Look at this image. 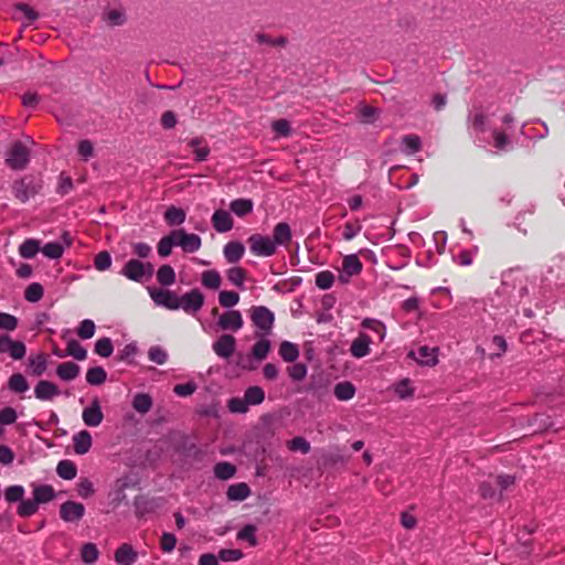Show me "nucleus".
I'll list each match as a JSON object with an SVG mask.
<instances>
[{
  "label": "nucleus",
  "instance_id": "39",
  "mask_svg": "<svg viewBox=\"0 0 565 565\" xmlns=\"http://www.w3.org/2000/svg\"><path fill=\"white\" fill-rule=\"evenodd\" d=\"M244 397L248 405H259L265 399V393L259 386H250L245 391Z\"/></svg>",
  "mask_w": 565,
  "mask_h": 565
},
{
  "label": "nucleus",
  "instance_id": "37",
  "mask_svg": "<svg viewBox=\"0 0 565 565\" xmlns=\"http://www.w3.org/2000/svg\"><path fill=\"white\" fill-rule=\"evenodd\" d=\"M66 355L73 356L78 361H84L87 358V351L77 340H70L66 347Z\"/></svg>",
  "mask_w": 565,
  "mask_h": 565
},
{
  "label": "nucleus",
  "instance_id": "48",
  "mask_svg": "<svg viewBox=\"0 0 565 565\" xmlns=\"http://www.w3.org/2000/svg\"><path fill=\"white\" fill-rule=\"evenodd\" d=\"M316 286L321 290L330 289L334 282V275L329 270L320 271L316 275Z\"/></svg>",
  "mask_w": 565,
  "mask_h": 565
},
{
  "label": "nucleus",
  "instance_id": "62",
  "mask_svg": "<svg viewBox=\"0 0 565 565\" xmlns=\"http://www.w3.org/2000/svg\"><path fill=\"white\" fill-rule=\"evenodd\" d=\"M111 257L107 250H103L95 256V267L103 271L110 267Z\"/></svg>",
  "mask_w": 565,
  "mask_h": 565
},
{
  "label": "nucleus",
  "instance_id": "20",
  "mask_svg": "<svg viewBox=\"0 0 565 565\" xmlns=\"http://www.w3.org/2000/svg\"><path fill=\"white\" fill-rule=\"evenodd\" d=\"M137 559V553L132 546L124 543L115 552V561L119 565H132Z\"/></svg>",
  "mask_w": 565,
  "mask_h": 565
},
{
  "label": "nucleus",
  "instance_id": "38",
  "mask_svg": "<svg viewBox=\"0 0 565 565\" xmlns=\"http://www.w3.org/2000/svg\"><path fill=\"white\" fill-rule=\"evenodd\" d=\"M164 220L169 225H180L185 221V212L182 209L170 206L164 213Z\"/></svg>",
  "mask_w": 565,
  "mask_h": 565
},
{
  "label": "nucleus",
  "instance_id": "64",
  "mask_svg": "<svg viewBox=\"0 0 565 565\" xmlns=\"http://www.w3.org/2000/svg\"><path fill=\"white\" fill-rule=\"evenodd\" d=\"M77 151L82 159L87 161L94 156V146L89 140H82L78 143Z\"/></svg>",
  "mask_w": 565,
  "mask_h": 565
},
{
  "label": "nucleus",
  "instance_id": "44",
  "mask_svg": "<svg viewBox=\"0 0 565 565\" xmlns=\"http://www.w3.org/2000/svg\"><path fill=\"white\" fill-rule=\"evenodd\" d=\"M114 351L113 342L109 338L105 337L98 339L95 343L94 352L102 358H108Z\"/></svg>",
  "mask_w": 565,
  "mask_h": 565
},
{
  "label": "nucleus",
  "instance_id": "28",
  "mask_svg": "<svg viewBox=\"0 0 565 565\" xmlns=\"http://www.w3.org/2000/svg\"><path fill=\"white\" fill-rule=\"evenodd\" d=\"M56 472L64 480H73L77 475V467L71 460H61L57 463Z\"/></svg>",
  "mask_w": 565,
  "mask_h": 565
},
{
  "label": "nucleus",
  "instance_id": "57",
  "mask_svg": "<svg viewBox=\"0 0 565 565\" xmlns=\"http://www.w3.org/2000/svg\"><path fill=\"white\" fill-rule=\"evenodd\" d=\"M15 11L20 14L19 18H22L26 21V24H30L38 19V13L28 4H18Z\"/></svg>",
  "mask_w": 565,
  "mask_h": 565
},
{
  "label": "nucleus",
  "instance_id": "6",
  "mask_svg": "<svg viewBox=\"0 0 565 565\" xmlns=\"http://www.w3.org/2000/svg\"><path fill=\"white\" fill-rule=\"evenodd\" d=\"M179 309H182L188 315L196 313L204 305L203 294L194 288L181 297H178Z\"/></svg>",
  "mask_w": 565,
  "mask_h": 565
},
{
  "label": "nucleus",
  "instance_id": "54",
  "mask_svg": "<svg viewBox=\"0 0 565 565\" xmlns=\"http://www.w3.org/2000/svg\"><path fill=\"white\" fill-rule=\"evenodd\" d=\"M248 406L245 397H233L227 402V407L232 413L244 414L248 411Z\"/></svg>",
  "mask_w": 565,
  "mask_h": 565
},
{
  "label": "nucleus",
  "instance_id": "50",
  "mask_svg": "<svg viewBox=\"0 0 565 565\" xmlns=\"http://www.w3.org/2000/svg\"><path fill=\"white\" fill-rule=\"evenodd\" d=\"M148 358L150 361L162 365L168 361V353L161 347L152 345L148 351Z\"/></svg>",
  "mask_w": 565,
  "mask_h": 565
},
{
  "label": "nucleus",
  "instance_id": "35",
  "mask_svg": "<svg viewBox=\"0 0 565 565\" xmlns=\"http://www.w3.org/2000/svg\"><path fill=\"white\" fill-rule=\"evenodd\" d=\"M157 279L162 286H171L175 281L174 269L170 265H162L157 271Z\"/></svg>",
  "mask_w": 565,
  "mask_h": 565
},
{
  "label": "nucleus",
  "instance_id": "26",
  "mask_svg": "<svg viewBox=\"0 0 565 565\" xmlns=\"http://www.w3.org/2000/svg\"><path fill=\"white\" fill-rule=\"evenodd\" d=\"M422 148V139L417 135H406L402 138L401 149L406 154H414Z\"/></svg>",
  "mask_w": 565,
  "mask_h": 565
},
{
  "label": "nucleus",
  "instance_id": "52",
  "mask_svg": "<svg viewBox=\"0 0 565 565\" xmlns=\"http://www.w3.org/2000/svg\"><path fill=\"white\" fill-rule=\"evenodd\" d=\"M271 128L276 135V138L288 137L291 134V127L288 120L277 119L271 124Z\"/></svg>",
  "mask_w": 565,
  "mask_h": 565
},
{
  "label": "nucleus",
  "instance_id": "31",
  "mask_svg": "<svg viewBox=\"0 0 565 565\" xmlns=\"http://www.w3.org/2000/svg\"><path fill=\"white\" fill-rule=\"evenodd\" d=\"M231 212L237 216H245L253 210V202L248 199H236L230 204Z\"/></svg>",
  "mask_w": 565,
  "mask_h": 565
},
{
  "label": "nucleus",
  "instance_id": "7",
  "mask_svg": "<svg viewBox=\"0 0 565 565\" xmlns=\"http://www.w3.org/2000/svg\"><path fill=\"white\" fill-rule=\"evenodd\" d=\"M502 122L507 128L504 130L494 129L492 132L494 148L500 151L505 150L510 145V136L512 134L514 118L512 115L507 114L503 116Z\"/></svg>",
  "mask_w": 565,
  "mask_h": 565
},
{
  "label": "nucleus",
  "instance_id": "3",
  "mask_svg": "<svg viewBox=\"0 0 565 565\" xmlns=\"http://www.w3.org/2000/svg\"><path fill=\"white\" fill-rule=\"evenodd\" d=\"M29 158L28 147L21 141H15L7 151L6 162L13 170H22L28 164Z\"/></svg>",
  "mask_w": 565,
  "mask_h": 565
},
{
  "label": "nucleus",
  "instance_id": "30",
  "mask_svg": "<svg viewBox=\"0 0 565 565\" xmlns=\"http://www.w3.org/2000/svg\"><path fill=\"white\" fill-rule=\"evenodd\" d=\"M279 355L286 362H294L299 356V349L297 344L289 341H284L279 347Z\"/></svg>",
  "mask_w": 565,
  "mask_h": 565
},
{
  "label": "nucleus",
  "instance_id": "47",
  "mask_svg": "<svg viewBox=\"0 0 565 565\" xmlns=\"http://www.w3.org/2000/svg\"><path fill=\"white\" fill-rule=\"evenodd\" d=\"M239 301V295L236 291L223 290L218 294V302L224 308H232Z\"/></svg>",
  "mask_w": 565,
  "mask_h": 565
},
{
  "label": "nucleus",
  "instance_id": "40",
  "mask_svg": "<svg viewBox=\"0 0 565 565\" xmlns=\"http://www.w3.org/2000/svg\"><path fill=\"white\" fill-rule=\"evenodd\" d=\"M235 466L227 461L218 462L214 467V473L221 480H227L232 478L235 475Z\"/></svg>",
  "mask_w": 565,
  "mask_h": 565
},
{
  "label": "nucleus",
  "instance_id": "4",
  "mask_svg": "<svg viewBox=\"0 0 565 565\" xmlns=\"http://www.w3.org/2000/svg\"><path fill=\"white\" fill-rule=\"evenodd\" d=\"M250 319L253 323L262 331V335L271 333L275 322V315L265 306H255L250 309Z\"/></svg>",
  "mask_w": 565,
  "mask_h": 565
},
{
  "label": "nucleus",
  "instance_id": "16",
  "mask_svg": "<svg viewBox=\"0 0 565 565\" xmlns=\"http://www.w3.org/2000/svg\"><path fill=\"white\" fill-rule=\"evenodd\" d=\"M214 230L218 233H226L233 228V217L226 210H216L211 218Z\"/></svg>",
  "mask_w": 565,
  "mask_h": 565
},
{
  "label": "nucleus",
  "instance_id": "46",
  "mask_svg": "<svg viewBox=\"0 0 565 565\" xmlns=\"http://www.w3.org/2000/svg\"><path fill=\"white\" fill-rule=\"evenodd\" d=\"M24 493H25V490L22 486H20V484L9 486L4 490V499L9 503H14L18 501L21 502L23 500Z\"/></svg>",
  "mask_w": 565,
  "mask_h": 565
},
{
  "label": "nucleus",
  "instance_id": "63",
  "mask_svg": "<svg viewBox=\"0 0 565 565\" xmlns=\"http://www.w3.org/2000/svg\"><path fill=\"white\" fill-rule=\"evenodd\" d=\"M227 278L235 286H242L245 280V270L241 267H233L227 270Z\"/></svg>",
  "mask_w": 565,
  "mask_h": 565
},
{
  "label": "nucleus",
  "instance_id": "29",
  "mask_svg": "<svg viewBox=\"0 0 565 565\" xmlns=\"http://www.w3.org/2000/svg\"><path fill=\"white\" fill-rule=\"evenodd\" d=\"M132 407L140 414H147L152 407V398L149 394L138 393L134 396Z\"/></svg>",
  "mask_w": 565,
  "mask_h": 565
},
{
  "label": "nucleus",
  "instance_id": "14",
  "mask_svg": "<svg viewBox=\"0 0 565 565\" xmlns=\"http://www.w3.org/2000/svg\"><path fill=\"white\" fill-rule=\"evenodd\" d=\"M3 344H8V352L14 360H21L24 358L26 348L21 341H13L8 334L0 335V352H6L7 348Z\"/></svg>",
  "mask_w": 565,
  "mask_h": 565
},
{
  "label": "nucleus",
  "instance_id": "17",
  "mask_svg": "<svg viewBox=\"0 0 565 565\" xmlns=\"http://www.w3.org/2000/svg\"><path fill=\"white\" fill-rule=\"evenodd\" d=\"M372 338L366 333H360L351 343L350 353L356 359L366 356L371 349Z\"/></svg>",
  "mask_w": 565,
  "mask_h": 565
},
{
  "label": "nucleus",
  "instance_id": "41",
  "mask_svg": "<svg viewBox=\"0 0 565 565\" xmlns=\"http://www.w3.org/2000/svg\"><path fill=\"white\" fill-rule=\"evenodd\" d=\"M202 285L210 289H218L221 286V276L216 270H205L202 273Z\"/></svg>",
  "mask_w": 565,
  "mask_h": 565
},
{
  "label": "nucleus",
  "instance_id": "24",
  "mask_svg": "<svg viewBox=\"0 0 565 565\" xmlns=\"http://www.w3.org/2000/svg\"><path fill=\"white\" fill-rule=\"evenodd\" d=\"M49 359L44 353H39L29 358V367L31 374L34 376H41L47 367Z\"/></svg>",
  "mask_w": 565,
  "mask_h": 565
},
{
  "label": "nucleus",
  "instance_id": "42",
  "mask_svg": "<svg viewBox=\"0 0 565 565\" xmlns=\"http://www.w3.org/2000/svg\"><path fill=\"white\" fill-rule=\"evenodd\" d=\"M269 351H270L269 340L260 339L253 345L252 354L256 360L263 361L267 358Z\"/></svg>",
  "mask_w": 565,
  "mask_h": 565
},
{
  "label": "nucleus",
  "instance_id": "58",
  "mask_svg": "<svg viewBox=\"0 0 565 565\" xmlns=\"http://www.w3.org/2000/svg\"><path fill=\"white\" fill-rule=\"evenodd\" d=\"M287 372L292 381H301L307 375V366L303 363H296L288 366Z\"/></svg>",
  "mask_w": 565,
  "mask_h": 565
},
{
  "label": "nucleus",
  "instance_id": "32",
  "mask_svg": "<svg viewBox=\"0 0 565 565\" xmlns=\"http://www.w3.org/2000/svg\"><path fill=\"white\" fill-rule=\"evenodd\" d=\"M107 373L102 366H94L87 370L86 381L90 385H102L106 382Z\"/></svg>",
  "mask_w": 565,
  "mask_h": 565
},
{
  "label": "nucleus",
  "instance_id": "36",
  "mask_svg": "<svg viewBox=\"0 0 565 565\" xmlns=\"http://www.w3.org/2000/svg\"><path fill=\"white\" fill-rule=\"evenodd\" d=\"M9 388L15 393H24L29 390V383L21 373H14L8 382Z\"/></svg>",
  "mask_w": 565,
  "mask_h": 565
},
{
  "label": "nucleus",
  "instance_id": "19",
  "mask_svg": "<svg viewBox=\"0 0 565 565\" xmlns=\"http://www.w3.org/2000/svg\"><path fill=\"white\" fill-rule=\"evenodd\" d=\"M188 146L193 150L194 159L198 162L205 161L210 156V147L202 137L190 139Z\"/></svg>",
  "mask_w": 565,
  "mask_h": 565
},
{
  "label": "nucleus",
  "instance_id": "21",
  "mask_svg": "<svg viewBox=\"0 0 565 565\" xmlns=\"http://www.w3.org/2000/svg\"><path fill=\"white\" fill-rule=\"evenodd\" d=\"M74 451L77 455H85L92 447V436L87 430H81L73 436Z\"/></svg>",
  "mask_w": 565,
  "mask_h": 565
},
{
  "label": "nucleus",
  "instance_id": "55",
  "mask_svg": "<svg viewBox=\"0 0 565 565\" xmlns=\"http://www.w3.org/2000/svg\"><path fill=\"white\" fill-rule=\"evenodd\" d=\"M288 448L291 451L308 454L310 451V444L303 437L298 436L288 441Z\"/></svg>",
  "mask_w": 565,
  "mask_h": 565
},
{
  "label": "nucleus",
  "instance_id": "59",
  "mask_svg": "<svg viewBox=\"0 0 565 565\" xmlns=\"http://www.w3.org/2000/svg\"><path fill=\"white\" fill-rule=\"evenodd\" d=\"M177 544V537L172 533L164 532L160 537V548L164 553H171Z\"/></svg>",
  "mask_w": 565,
  "mask_h": 565
},
{
  "label": "nucleus",
  "instance_id": "27",
  "mask_svg": "<svg viewBox=\"0 0 565 565\" xmlns=\"http://www.w3.org/2000/svg\"><path fill=\"white\" fill-rule=\"evenodd\" d=\"M354 395H355V386L351 382L343 381V382L335 384L334 396L339 401H350L354 397Z\"/></svg>",
  "mask_w": 565,
  "mask_h": 565
},
{
  "label": "nucleus",
  "instance_id": "56",
  "mask_svg": "<svg viewBox=\"0 0 565 565\" xmlns=\"http://www.w3.org/2000/svg\"><path fill=\"white\" fill-rule=\"evenodd\" d=\"M18 318L7 312H0V329L13 331L18 328Z\"/></svg>",
  "mask_w": 565,
  "mask_h": 565
},
{
  "label": "nucleus",
  "instance_id": "1",
  "mask_svg": "<svg viewBox=\"0 0 565 565\" xmlns=\"http://www.w3.org/2000/svg\"><path fill=\"white\" fill-rule=\"evenodd\" d=\"M291 239L290 226L285 223H278L273 232V238L254 234L249 237V247H274V245H288Z\"/></svg>",
  "mask_w": 565,
  "mask_h": 565
},
{
  "label": "nucleus",
  "instance_id": "12",
  "mask_svg": "<svg viewBox=\"0 0 565 565\" xmlns=\"http://www.w3.org/2000/svg\"><path fill=\"white\" fill-rule=\"evenodd\" d=\"M244 320L238 310H228L218 318L217 326L222 330L238 331L243 328Z\"/></svg>",
  "mask_w": 565,
  "mask_h": 565
},
{
  "label": "nucleus",
  "instance_id": "22",
  "mask_svg": "<svg viewBox=\"0 0 565 565\" xmlns=\"http://www.w3.org/2000/svg\"><path fill=\"white\" fill-rule=\"evenodd\" d=\"M227 498L231 501H243L250 494V489L247 483L238 482L231 484L227 489Z\"/></svg>",
  "mask_w": 565,
  "mask_h": 565
},
{
  "label": "nucleus",
  "instance_id": "45",
  "mask_svg": "<svg viewBox=\"0 0 565 565\" xmlns=\"http://www.w3.org/2000/svg\"><path fill=\"white\" fill-rule=\"evenodd\" d=\"M256 531L257 527L253 524L245 525L242 530L237 532V540L246 541L249 543L250 546L257 545V539H256Z\"/></svg>",
  "mask_w": 565,
  "mask_h": 565
},
{
  "label": "nucleus",
  "instance_id": "23",
  "mask_svg": "<svg viewBox=\"0 0 565 565\" xmlns=\"http://www.w3.org/2000/svg\"><path fill=\"white\" fill-rule=\"evenodd\" d=\"M79 366L74 362H64L57 365L56 374L64 381H72L79 374Z\"/></svg>",
  "mask_w": 565,
  "mask_h": 565
},
{
  "label": "nucleus",
  "instance_id": "49",
  "mask_svg": "<svg viewBox=\"0 0 565 565\" xmlns=\"http://www.w3.org/2000/svg\"><path fill=\"white\" fill-rule=\"evenodd\" d=\"M96 330V326L93 320L85 319L83 320L78 328L77 334L81 339L87 340L94 337Z\"/></svg>",
  "mask_w": 565,
  "mask_h": 565
},
{
  "label": "nucleus",
  "instance_id": "34",
  "mask_svg": "<svg viewBox=\"0 0 565 565\" xmlns=\"http://www.w3.org/2000/svg\"><path fill=\"white\" fill-rule=\"evenodd\" d=\"M99 556V551L94 543H85L81 550V557L85 564L92 565L96 563Z\"/></svg>",
  "mask_w": 565,
  "mask_h": 565
},
{
  "label": "nucleus",
  "instance_id": "60",
  "mask_svg": "<svg viewBox=\"0 0 565 565\" xmlns=\"http://www.w3.org/2000/svg\"><path fill=\"white\" fill-rule=\"evenodd\" d=\"M480 495L486 500H493L500 498L497 493V486L489 481H484L479 487Z\"/></svg>",
  "mask_w": 565,
  "mask_h": 565
},
{
  "label": "nucleus",
  "instance_id": "53",
  "mask_svg": "<svg viewBox=\"0 0 565 565\" xmlns=\"http://www.w3.org/2000/svg\"><path fill=\"white\" fill-rule=\"evenodd\" d=\"M468 120L476 131L483 132L486 130L487 117L482 111L477 110L470 114Z\"/></svg>",
  "mask_w": 565,
  "mask_h": 565
},
{
  "label": "nucleus",
  "instance_id": "9",
  "mask_svg": "<svg viewBox=\"0 0 565 565\" xmlns=\"http://www.w3.org/2000/svg\"><path fill=\"white\" fill-rule=\"evenodd\" d=\"M151 299L158 305L169 310H178V296L168 289H151L149 291Z\"/></svg>",
  "mask_w": 565,
  "mask_h": 565
},
{
  "label": "nucleus",
  "instance_id": "10",
  "mask_svg": "<svg viewBox=\"0 0 565 565\" xmlns=\"http://www.w3.org/2000/svg\"><path fill=\"white\" fill-rule=\"evenodd\" d=\"M214 353L222 359H230L236 349V339L231 334H222L212 345Z\"/></svg>",
  "mask_w": 565,
  "mask_h": 565
},
{
  "label": "nucleus",
  "instance_id": "5",
  "mask_svg": "<svg viewBox=\"0 0 565 565\" xmlns=\"http://www.w3.org/2000/svg\"><path fill=\"white\" fill-rule=\"evenodd\" d=\"M152 273L151 264H145L138 259L128 260L121 270L124 276L134 281H141L145 277H150Z\"/></svg>",
  "mask_w": 565,
  "mask_h": 565
},
{
  "label": "nucleus",
  "instance_id": "11",
  "mask_svg": "<svg viewBox=\"0 0 565 565\" xmlns=\"http://www.w3.org/2000/svg\"><path fill=\"white\" fill-rule=\"evenodd\" d=\"M84 505L75 501H66L60 508V516L65 522H77L84 516Z\"/></svg>",
  "mask_w": 565,
  "mask_h": 565
},
{
  "label": "nucleus",
  "instance_id": "51",
  "mask_svg": "<svg viewBox=\"0 0 565 565\" xmlns=\"http://www.w3.org/2000/svg\"><path fill=\"white\" fill-rule=\"evenodd\" d=\"M38 507L34 500H22L17 512L22 518H29L38 512Z\"/></svg>",
  "mask_w": 565,
  "mask_h": 565
},
{
  "label": "nucleus",
  "instance_id": "13",
  "mask_svg": "<svg viewBox=\"0 0 565 565\" xmlns=\"http://www.w3.org/2000/svg\"><path fill=\"white\" fill-rule=\"evenodd\" d=\"M83 422L86 426L97 427L104 419L100 403L97 398H94L90 406L84 408L82 413Z\"/></svg>",
  "mask_w": 565,
  "mask_h": 565
},
{
  "label": "nucleus",
  "instance_id": "43",
  "mask_svg": "<svg viewBox=\"0 0 565 565\" xmlns=\"http://www.w3.org/2000/svg\"><path fill=\"white\" fill-rule=\"evenodd\" d=\"M44 294V289L41 284L32 282L30 284L24 291V298L29 302H38L42 299Z\"/></svg>",
  "mask_w": 565,
  "mask_h": 565
},
{
  "label": "nucleus",
  "instance_id": "8",
  "mask_svg": "<svg viewBox=\"0 0 565 565\" xmlns=\"http://www.w3.org/2000/svg\"><path fill=\"white\" fill-rule=\"evenodd\" d=\"M362 270V263L356 255H347L342 260V270L339 275V280L342 284H348L352 276L360 274Z\"/></svg>",
  "mask_w": 565,
  "mask_h": 565
},
{
  "label": "nucleus",
  "instance_id": "15",
  "mask_svg": "<svg viewBox=\"0 0 565 565\" xmlns=\"http://www.w3.org/2000/svg\"><path fill=\"white\" fill-rule=\"evenodd\" d=\"M60 395V390L53 382L41 380L34 387V396L40 401H52Z\"/></svg>",
  "mask_w": 565,
  "mask_h": 565
},
{
  "label": "nucleus",
  "instance_id": "25",
  "mask_svg": "<svg viewBox=\"0 0 565 565\" xmlns=\"http://www.w3.org/2000/svg\"><path fill=\"white\" fill-rule=\"evenodd\" d=\"M55 497V492L52 486L42 484L33 488V500L38 504L47 503Z\"/></svg>",
  "mask_w": 565,
  "mask_h": 565
},
{
  "label": "nucleus",
  "instance_id": "2",
  "mask_svg": "<svg viewBox=\"0 0 565 565\" xmlns=\"http://www.w3.org/2000/svg\"><path fill=\"white\" fill-rule=\"evenodd\" d=\"M201 238L196 234H188L182 230L163 236L157 247H200Z\"/></svg>",
  "mask_w": 565,
  "mask_h": 565
},
{
  "label": "nucleus",
  "instance_id": "33",
  "mask_svg": "<svg viewBox=\"0 0 565 565\" xmlns=\"http://www.w3.org/2000/svg\"><path fill=\"white\" fill-rule=\"evenodd\" d=\"M20 255L25 259H32L39 252L50 259H57L63 255L64 249H19Z\"/></svg>",
  "mask_w": 565,
  "mask_h": 565
},
{
  "label": "nucleus",
  "instance_id": "61",
  "mask_svg": "<svg viewBox=\"0 0 565 565\" xmlns=\"http://www.w3.org/2000/svg\"><path fill=\"white\" fill-rule=\"evenodd\" d=\"M243 557V552L236 548H223L218 552V558L223 562H236Z\"/></svg>",
  "mask_w": 565,
  "mask_h": 565
},
{
  "label": "nucleus",
  "instance_id": "18",
  "mask_svg": "<svg viewBox=\"0 0 565 565\" xmlns=\"http://www.w3.org/2000/svg\"><path fill=\"white\" fill-rule=\"evenodd\" d=\"M408 355L423 365H435L437 363L436 349L427 345L419 347L416 352L411 351Z\"/></svg>",
  "mask_w": 565,
  "mask_h": 565
}]
</instances>
